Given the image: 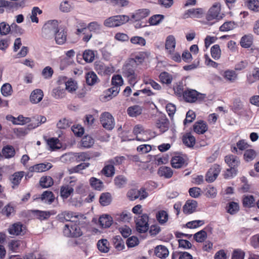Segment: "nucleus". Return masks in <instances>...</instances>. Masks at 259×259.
I'll list each match as a JSON object with an SVG mask.
<instances>
[{"label":"nucleus","instance_id":"30","mask_svg":"<svg viewBox=\"0 0 259 259\" xmlns=\"http://www.w3.org/2000/svg\"><path fill=\"white\" fill-rule=\"evenodd\" d=\"M113 87L107 90L105 93V98L108 100L111 99L112 97H115L120 91V88L118 85H112Z\"/></svg>","mask_w":259,"mask_h":259},{"label":"nucleus","instance_id":"17","mask_svg":"<svg viewBox=\"0 0 259 259\" xmlns=\"http://www.w3.org/2000/svg\"><path fill=\"white\" fill-rule=\"evenodd\" d=\"M225 161L231 168H237L240 164L239 158L232 154L227 155L225 158Z\"/></svg>","mask_w":259,"mask_h":259},{"label":"nucleus","instance_id":"6","mask_svg":"<svg viewBox=\"0 0 259 259\" xmlns=\"http://www.w3.org/2000/svg\"><path fill=\"white\" fill-rule=\"evenodd\" d=\"M100 119L101 123L104 128L110 131L114 127V119L110 113L105 112L102 113Z\"/></svg>","mask_w":259,"mask_h":259},{"label":"nucleus","instance_id":"32","mask_svg":"<svg viewBox=\"0 0 259 259\" xmlns=\"http://www.w3.org/2000/svg\"><path fill=\"white\" fill-rule=\"evenodd\" d=\"M157 174L160 177H164L165 178L169 179L172 177L173 171L171 168L162 166L159 168Z\"/></svg>","mask_w":259,"mask_h":259},{"label":"nucleus","instance_id":"36","mask_svg":"<svg viewBox=\"0 0 259 259\" xmlns=\"http://www.w3.org/2000/svg\"><path fill=\"white\" fill-rule=\"evenodd\" d=\"M156 218L160 224L163 225L167 222L168 214L166 211L161 210L156 213Z\"/></svg>","mask_w":259,"mask_h":259},{"label":"nucleus","instance_id":"26","mask_svg":"<svg viewBox=\"0 0 259 259\" xmlns=\"http://www.w3.org/2000/svg\"><path fill=\"white\" fill-rule=\"evenodd\" d=\"M31 123L28 124L29 128H35L40 124L45 123L47 119L45 116L37 115L31 118Z\"/></svg>","mask_w":259,"mask_h":259},{"label":"nucleus","instance_id":"3","mask_svg":"<svg viewBox=\"0 0 259 259\" xmlns=\"http://www.w3.org/2000/svg\"><path fill=\"white\" fill-rule=\"evenodd\" d=\"M64 236L68 237H78L82 235L80 227L78 225L70 222L64 226L63 231Z\"/></svg>","mask_w":259,"mask_h":259},{"label":"nucleus","instance_id":"58","mask_svg":"<svg viewBox=\"0 0 259 259\" xmlns=\"http://www.w3.org/2000/svg\"><path fill=\"white\" fill-rule=\"evenodd\" d=\"M66 89L69 92H72L76 90L77 88V82L72 78L69 79L65 83Z\"/></svg>","mask_w":259,"mask_h":259},{"label":"nucleus","instance_id":"46","mask_svg":"<svg viewBox=\"0 0 259 259\" xmlns=\"http://www.w3.org/2000/svg\"><path fill=\"white\" fill-rule=\"evenodd\" d=\"M74 157L77 162L85 161L89 160L91 156L88 152H78L74 154Z\"/></svg>","mask_w":259,"mask_h":259},{"label":"nucleus","instance_id":"51","mask_svg":"<svg viewBox=\"0 0 259 259\" xmlns=\"http://www.w3.org/2000/svg\"><path fill=\"white\" fill-rule=\"evenodd\" d=\"M87 27L90 32H94L96 33H100L101 32V25L97 22H92L88 24Z\"/></svg>","mask_w":259,"mask_h":259},{"label":"nucleus","instance_id":"63","mask_svg":"<svg viewBox=\"0 0 259 259\" xmlns=\"http://www.w3.org/2000/svg\"><path fill=\"white\" fill-rule=\"evenodd\" d=\"M114 181L115 185L119 188L123 187L127 182L126 179L123 176L116 177Z\"/></svg>","mask_w":259,"mask_h":259},{"label":"nucleus","instance_id":"39","mask_svg":"<svg viewBox=\"0 0 259 259\" xmlns=\"http://www.w3.org/2000/svg\"><path fill=\"white\" fill-rule=\"evenodd\" d=\"M94 144V139L89 135H86L83 137L80 142L81 146L84 148H91Z\"/></svg>","mask_w":259,"mask_h":259},{"label":"nucleus","instance_id":"12","mask_svg":"<svg viewBox=\"0 0 259 259\" xmlns=\"http://www.w3.org/2000/svg\"><path fill=\"white\" fill-rule=\"evenodd\" d=\"M74 182L71 181L70 182V185L63 186L61 187L60 195L63 199H67L73 194L74 189L72 188L73 185L72 184Z\"/></svg>","mask_w":259,"mask_h":259},{"label":"nucleus","instance_id":"53","mask_svg":"<svg viewBox=\"0 0 259 259\" xmlns=\"http://www.w3.org/2000/svg\"><path fill=\"white\" fill-rule=\"evenodd\" d=\"M256 152L253 149L246 150L244 153V158L247 162L253 160L256 157Z\"/></svg>","mask_w":259,"mask_h":259},{"label":"nucleus","instance_id":"15","mask_svg":"<svg viewBox=\"0 0 259 259\" xmlns=\"http://www.w3.org/2000/svg\"><path fill=\"white\" fill-rule=\"evenodd\" d=\"M23 228V225L20 223H15L9 227L8 232L10 234L13 235H23L24 233Z\"/></svg>","mask_w":259,"mask_h":259},{"label":"nucleus","instance_id":"8","mask_svg":"<svg viewBox=\"0 0 259 259\" xmlns=\"http://www.w3.org/2000/svg\"><path fill=\"white\" fill-rule=\"evenodd\" d=\"M67 30L63 27H59L54 35L57 44L62 45L65 44L67 39Z\"/></svg>","mask_w":259,"mask_h":259},{"label":"nucleus","instance_id":"57","mask_svg":"<svg viewBox=\"0 0 259 259\" xmlns=\"http://www.w3.org/2000/svg\"><path fill=\"white\" fill-rule=\"evenodd\" d=\"M207 237L206 232L202 230L194 235V239L197 242H203Z\"/></svg>","mask_w":259,"mask_h":259},{"label":"nucleus","instance_id":"59","mask_svg":"<svg viewBox=\"0 0 259 259\" xmlns=\"http://www.w3.org/2000/svg\"><path fill=\"white\" fill-rule=\"evenodd\" d=\"M1 92L5 97L11 95L13 92L11 85L9 83L4 84L1 88Z\"/></svg>","mask_w":259,"mask_h":259},{"label":"nucleus","instance_id":"28","mask_svg":"<svg viewBox=\"0 0 259 259\" xmlns=\"http://www.w3.org/2000/svg\"><path fill=\"white\" fill-rule=\"evenodd\" d=\"M242 204L243 207L251 208L255 206V199L253 195H244L242 198Z\"/></svg>","mask_w":259,"mask_h":259},{"label":"nucleus","instance_id":"47","mask_svg":"<svg viewBox=\"0 0 259 259\" xmlns=\"http://www.w3.org/2000/svg\"><path fill=\"white\" fill-rule=\"evenodd\" d=\"M159 79L162 83L169 84L171 83L172 77L171 75L167 72H162L159 75Z\"/></svg>","mask_w":259,"mask_h":259},{"label":"nucleus","instance_id":"1","mask_svg":"<svg viewBox=\"0 0 259 259\" xmlns=\"http://www.w3.org/2000/svg\"><path fill=\"white\" fill-rule=\"evenodd\" d=\"M59 28V24L57 20H52L48 21L44 25L42 28V37L48 39L53 38Z\"/></svg>","mask_w":259,"mask_h":259},{"label":"nucleus","instance_id":"31","mask_svg":"<svg viewBox=\"0 0 259 259\" xmlns=\"http://www.w3.org/2000/svg\"><path fill=\"white\" fill-rule=\"evenodd\" d=\"M24 172L23 171H19L15 172L13 175L11 176L10 177V180L11 183L13 184L12 186V188L14 189L15 188V186H17L19 184L22 178L24 176Z\"/></svg>","mask_w":259,"mask_h":259},{"label":"nucleus","instance_id":"61","mask_svg":"<svg viewBox=\"0 0 259 259\" xmlns=\"http://www.w3.org/2000/svg\"><path fill=\"white\" fill-rule=\"evenodd\" d=\"M59 140L57 138H49L47 140V143L51 150H54L55 149H59V147L57 146V144L59 143Z\"/></svg>","mask_w":259,"mask_h":259},{"label":"nucleus","instance_id":"55","mask_svg":"<svg viewBox=\"0 0 259 259\" xmlns=\"http://www.w3.org/2000/svg\"><path fill=\"white\" fill-rule=\"evenodd\" d=\"M90 165V163L89 162H83L76 166H75L69 169L70 173L73 172H78L80 170L85 169Z\"/></svg>","mask_w":259,"mask_h":259},{"label":"nucleus","instance_id":"10","mask_svg":"<svg viewBox=\"0 0 259 259\" xmlns=\"http://www.w3.org/2000/svg\"><path fill=\"white\" fill-rule=\"evenodd\" d=\"M95 69L98 73L103 75L108 74L112 73V69L110 67L106 66L101 61H96L95 63Z\"/></svg>","mask_w":259,"mask_h":259},{"label":"nucleus","instance_id":"20","mask_svg":"<svg viewBox=\"0 0 259 259\" xmlns=\"http://www.w3.org/2000/svg\"><path fill=\"white\" fill-rule=\"evenodd\" d=\"M52 167V165L50 163H48L47 164L44 163H39L30 166L29 168V170L30 172H40L48 170Z\"/></svg>","mask_w":259,"mask_h":259},{"label":"nucleus","instance_id":"25","mask_svg":"<svg viewBox=\"0 0 259 259\" xmlns=\"http://www.w3.org/2000/svg\"><path fill=\"white\" fill-rule=\"evenodd\" d=\"M85 80L87 84L90 86L95 85L100 81L96 74L93 71L86 73Z\"/></svg>","mask_w":259,"mask_h":259},{"label":"nucleus","instance_id":"60","mask_svg":"<svg viewBox=\"0 0 259 259\" xmlns=\"http://www.w3.org/2000/svg\"><path fill=\"white\" fill-rule=\"evenodd\" d=\"M33 213L36 216L37 219L40 220H47L49 218V212L47 211L34 210H33Z\"/></svg>","mask_w":259,"mask_h":259},{"label":"nucleus","instance_id":"44","mask_svg":"<svg viewBox=\"0 0 259 259\" xmlns=\"http://www.w3.org/2000/svg\"><path fill=\"white\" fill-rule=\"evenodd\" d=\"M40 185L42 188H49L54 184L53 179L50 176L42 177L39 181Z\"/></svg>","mask_w":259,"mask_h":259},{"label":"nucleus","instance_id":"64","mask_svg":"<svg viewBox=\"0 0 259 259\" xmlns=\"http://www.w3.org/2000/svg\"><path fill=\"white\" fill-rule=\"evenodd\" d=\"M146 53L145 52H141L135 56L134 58L130 59L129 60H133L136 64V66L141 64L144 62L145 58Z\"/></svg>","mask_w":259,"mask_h":259},{"label":"nucleus","instance_id":"43","mask_svg":"<svg viewBox=\"0 0 259 259\" xmlns=\"http://www.w3.org/2000/svg\"><path fill=\"white\" fill-rule=\"evenodd\" d=\"M238 24L234 21H227L220 27L221 31H228L236 28Z\"/></svg>","mask_w":259,"mask_h":259},{"label":"nucleus","instance_id":"5","mask_svg":"<svg viewBox=\"0 0 259 259\" xmlns=\"http://www.w3.org/2000/svg\"><path fill=\"white\" fill-rule=\"evenodd\" d=\"M184 100L189 103H193L197 100H201L205 98V95L202 94L197 91L192 89H187L183 94Z\"/></svg>","mask_w":259,"mask_h":259},{"label":"nucleus","instance_id":"41","mask_svg":"<svg viewBox=\"0 0 259 259\" xmlns=\"http://www.w3.org/2000/svg\"><path fill=\"white\" fill-rule=\"evenodd\" d=\"M83 60L87 63H91L93 62L95 59V52L91 50H85L82 55H81Z\"/></svg>","mask_w":259,"mask_h":259},{"label":"nucleus","instance_id":"56","mask_svg":"<svg viewBox=\"0 0 259 259\" xmlns=\"http://www.w3.org/2000/svg\"><path fill=\"white\" fill-rule=\"evenodd\" d=\"M54 74V70L50 66L45 67L41 72V75L46 79H50Z\"/></svg>","mask_w":259,"mask_h":259},{"label":"nucleus","instance_id":"54","mask_svg":"<svg viewBox=\"0 0 259 259\" xmlns=\"http://www.w3.org/2000/svg\"><path fill=\"white\" fill-rule=\"evenodd\" d=\"M131 42L134 45L140 46H144L146 45L145 39L141 36H135L131 37L130 39Z\"/></svg>","mask_w":259,"mask_h":259},{"label":"nucleus","instance_id":"34","mask_svg":"<svg viewBox=\"0 0 259 259\" xmlns=\"http://www.w3.org/2000/svg\"><path fill=\"white\" fill-rule=\"evenodd\" d=\"M39 198L45 203L50 204L54 201L55 197L52 192L46 191L43 192Z\"/></svg>","mask_w":259,"mask_h":259},{"label":"nucleus","instance_id":"62","mask_svg":"<svg viewBox=\"0 0 259 259\" xmlns=\"http://www.w3.org/2000/svg\"><path fill=\"white\" fill-rule=\"evenodd\" d=\"M221 55V50L218 45H214L211 47V57L217 60L219 59Z\"/></svg>","mask_w":259,"mask_h":259},{"label":"nucleus","instance_id":"50","mask_svg":"<svg viewBox=\"0 0 259 259\" xmlns=\"http://www.w3.org/2000/svg\"><path fill=\"white\" fill-rule=\"evenodd\" d=\"M224 76L226 80L231 82H234L237 78V74L234 70H226L224 72Z\"/></svg>","mask_w":259,"mask_h":259},{"label":"nucleus","instance_id":"19","mask_svg":"<svg viewBox=\"0 0 259 259\" xmlns=\"http://www.w3.org/2000/svg\"><path fill=\"white\" fill-rule=\"evenodd\" d=\"M171 164L172 166L175 168H180L185 167L187 165L186 160L180 156H176L172 157L171 160Z\"/></svg>","mask_w":259,"mask_h":259},{"label":"nucleus","instance_id":"35","mask_svg":"<svg viewBox=\"0 0 259 259\" xmlns=\"http://www.w3.org/2000/svg\"><path fill=\"white\" fill-rule=\"evenodd\" d=\"M142 108L141 106L134 105L127 108V112L130 116L136 117L142 113Z\"/></svg>","mask_w":259,"mask_h":259},{"label":"nucleus","instance_id":"7","mask_svg":"<svg viewBox=\"0 0 259 259\" xmlns=\"http://www.w3.org/2000/svg\"><path fill=\"white\" fill-rule=\"evenodd\" d=\"M137 67L133 60H128L127 62L122 68V74L125 77H129L131 75H134L135 70Z\"/></svg>","mask_w":259,"mask_h":259},{"label":"nucleus","instance_id":"9","mask_svg":"<svg viewBox=\"0 0 259 259\" xmlns=\"http://www.w3.org/2000/svg\"><path fill=\"white\" fill-rule=\"evenodd\" d=\"M150 14V11L147 9H139L133 14L130 18L132 22L139 21L147 17Z\"/></svg>","mask_w":259,"mask_h":259},{"label":"nucleus","instance_id":"14","mask_svg":"<svg viewBox=\"0 0 259 259\" xmlns=\"http://www.w3.org/2000/svg\"><path fill=\"white\" fill-rule=\"evenodd\" d=\"M169 121L167 118H160L157 120L156 126L159 130L161 134L164 133L168 130Z\"/></svg>","mask_w":259,"mask_h":259},{"label":"nucleus","instance_id":"27","mask_svg":"<svg viewBox=\"0 0 259 259\" xmlns=\"http://www.w3.org/2000/svg\"><path fill=\"white\" fill-rule=\"evenodd\" d=\"M249 147V145L244 140H240L236 143V146L232 145L231 151L238 154V150L243 151Z\"/></svg>","mask_w":259,"mask_h":259},{"label":"nucleus","instance_id":"2","mask_svg":"<svg viewBox=\"0 0 259 259\" xmlns=\"http://www.w3.org/2000/svg\"><path fill=\"white\" fill-rule=\"evenodd\" d=\"M130 21V17L127 15H116L106 19L104 24L106 27H113L119 26Z\"/></svg>","mask_w":259,"mask_h":259},{"label":"nucleus","instance_id":"38","mask_svg":"<svg viewBox=\"0 0 259 259\" xmlns=\"http://www.w3.org/2000/svg\"><path fill=\"white\" fill-rule=\"evenodd\" d=\"M183 142L187 147H193L195 144V138L190 133H187L183 137Z\"/></svg>","mask_w":259,"mask_h":259},{"label":"nucleus","instance_id":"23","mask_svg":"<svg viewBox=\"0 0 259 259\" xmlns=\"http://www.w3.org/2000/svg\"><path fill=\"white\" fill-rule=\"evenodd\" d=\"M176 44L175 37L172 35H168L166 38L165 46L169 54H171L175 51Z\"/></svg>","mask_w":259,"mask_h":259},{"label":"nucleus","instance_id":"48","mask_svg":"<svg viewBox=\"0 0 259 259\" xmlns=\"http://www.w3.org/2000/svg\"><path fill=\"white\" fill-rule=\"evenodd\" d=\"M108 241L107 239H101L98 241L97 243V247L98 249L102 252L106 253L109 250L108 246Z\"/></svg>","mask_w":259,"mask_h":259},{"label":"nucleus","instance_id":"37","mask_svg":"<svg viewBox=\"0 0 259 259\" xmlns=\"http://www.w3.org/2000/svg\"><path fill=\"white\" fill-rule=\"evenodd\" d=\"M112 201L111 195L108 192L103 193L99 198L100 203L102 206H105L109 205Z\"/></svg>","mask_w":259,"mask_h":259},{"label":"nucleus","instance_id":"22","mask_svg":"<svg viewBox=\"0 0 259 259\" xmlns=\"http://www.w3.org/2000/svg\"><path fill=\"white\" fill-rule=\"evenodd\" d=\"M16 152L14 148L11 145H6L4 146L2 149V153L3 157L5 158H11L13 157L15 155Z\"/></svg>","mask_w":259,"mask_h":259},{"label":"nucleus","instance_id":"45","mask_svg":"<svg viewBox=\"0 0 259 259\" xmlns=\"http://www.w3.org/2000/svg\"><path fill=\"white\" fill-rule=\"evenodd\" d=\"M114 247L118 250H121L124 248V242L119 235H116L112 239Z\"/></svg>","mask_w":259,"mask_h":259},{"label":"nucleus","instance_id":"29","mask_svg":"<svg viewBox=\"0 0 259 259\" xmlns=\"http://www.w3.org/2000/svg\"><path fill=\"white\" fill-rule=\"evenodd\" d=\"M253 42V35L251 34L244 35L240 40L241 46L244 48H250Z\"/></svg>","mask_w":259,"mask_h":259},{"label":"nucleus","instance_id":"49","mask_svg":"<svg viewBox=\"0 0 259 259\" xmlns=\"http://www.w3.org/2000/svg\"><path fill=\"white\" fill-rule=\"evenodd\" d=\"M102 173L107 177H112L115 173V168L111 164L105 165L102 170Z\"/></svg>","mask_w":259,"mask_h":259},{"label":"nucleus","instance_id":"13","mask_svg":"<svg viewBox=\"0 0 259 259\" xmlns=\"http://www.w3.org/2000/svg\"><path fill=\"white\" fill-rule=\"evenodd\" d=\"M44 97V93L40 89L33 90L30 96V101L32 104H37L40 102Z\"/></svg>","mask_w":259,"mask_h":259},{"label":"nucleus","instance_id":"16","mask_svg":"<svg viewBox=\"0 0 259 259\" xmlns=\"http://www.w3.org/2000/svg\"><path fill=\"white\" fill-rule=\"evenodd\" d=\"M154 253L159 258H165L169 254V251L166 246L159 245L155 247Z\"/></svg>","mask_w":259,"mask_h":259},{"label":"nucleus","instance_id":"24","mask_svg":"<svg viewBox=\"0 0 259 259\" xmlns=\"http://www.w3.org/2000/svg\"><path fill=\"white\" fill-rule=\"evenodd\" d=\"M207 129L206 123L203 120H199L195 123L193 125L194 131L198 134L204 133Z\"/></svg>","mask_w":259,"mask_h":259},{"label":"nucleus","instance_id":"4","mask_svg":"<svg viewBox=\"0 0 259 259\" xmlns=\"http://www.w3.org/2000/svg\"><path fill=\"white\" fill-rule=\"evenodd\" d=\"M135 222L136 230L139 233H144L149 230V216L147 214L139 216Z\"/></svg>","mask_w":259,"mask_h":259},{"label":"nucleus","instance_id":"52","mask_svg":"<svg viewBox=\"0 0 259 259\" xmlns=\"http://www.w3.org/2000/svg\"><path fill=\"white\" fill-rule=\"evenodd\" d=\"M163 15L156 14L151 17L149 19V23L151 25H156L159 24L164 19Z\"/></svg>","mask_w":259,"mask_h":259},{"label":"nucleus","instance_id":"42","mask_svg":"<svg viewBox=\"0 0 259 259\" xmlns=\"http://www.w3.org/2000/svg\"><path fill=\"white\" fill-rule=\"evenodd\" d=\"M90 184L93 188L99 191L101 190L104 186L102 181L95 177L90 178Z\"/></svg>","mask_w":259,"mask_h":259},{"label":"nucleus","instance_id":"21","mask_svg":"<svg viewBox=\"0 0 259 259\" xmlns=\"http://www.w3.org/2000/svg\"><path fill=\"white\" fill-rule=\"evenodd\" d=\"M99 222L102 228H107L111 226L113 223V219L108 214H103L99 218Z\"/></svg>","mask_w":259,"mask_h":259},{"label":"nucleus","instance_id":"33","mask_svg":"<svg viewBox=\"0 0 259 259\" xmlns=\"http://www.w3.org/2000/svg\"><path fill=\"white\" fill-rule=\"evenodd\" d=\"M220 10L221 5L220 3H215L211 7V21L213 19L219 20L222 18V16L220 14Z\"/></svg>","mask_w":259,"mask_h":259},{"label":"nucleus","instance_id":"40","mask_svg":"<svg viewBox=\"0 0 259 259\" xmlns=\"http://www.w3.org/2000/svg\"><path fill=\"white\" fill-rule=\"evenodd\" d=\"M227 212L233 215L236 214L239 210V206L238 203L232 201L228 203L226 206Z\"/></svg>","mask_w":259,"mask_h":259},{"label":"nucleus","instance_id":"18","mask_svg":"<svg viewBox=\"0 0 259 259\" xmlns=\"http://www.w3.org/2000/svg\"><path fill=\"white\" fill-rule=\"evenodd\" d=\"M197 202L194 200H188L183 206V212L185 214H190L195 211Z\"/></svg>","mask_w":259,"mask_h":259},{"label":"nucleus","instance_id":"11","mask_svg":"<svg viewBox=\"0 0 259 259\" xmlns=\"http://www.w3.org/2000/svg\"><path fill=\"white\" fill-rule=\"evenodd\" d=\"M204 11L202 8L190 9L184 14L185 18H200L203 16Z\"/></svg>","mask_w":259,"mask_h":259}]
</instances>
